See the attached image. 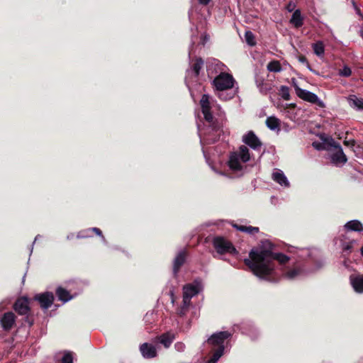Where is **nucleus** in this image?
Returning <instances> with one entry per match:
<instances>
[{
    "instance_id": "31",
    "label": "nucleus",
    "mask_w": 363,
    "mask_h": 363,
    "mask_svg": "<svg viewBox=\"0 0 363 363\" xmlns=\"http://www.w3.org/2000/svg\"><path fill=\"white\" fill-rule=\"evenodd\" d=\"M313 49L314 51V53L320 56L324 54L325 52V46L322 41H318L313 44Z\"/></svg>"
},
{
    "instance_id": "40",
    "label": "nucleus",
    "mask_w": 363,
    "mask_h": 363,
    "mask_svg": "<svg viewBox=\"0 0 363 363\" xmlns=\"http://www.w3.org/2000/svg\"><path fill=\"white\" fill-rule=\"evenodd\" d=\"M89 230L94 232L96 235L101 236L104 240L105 239L104 236L102 234V231L98 228H89Z\"/></svg>"
},
{
    "instance_id": "8",
    "label": "nucleus",
    "mask_w": 363,
    "mask_h": 363,
    "mask_svg": "<svg viewBox=\"0 0 363 363\" xmlns=\"http://www.w3.org/2000/svg\"><path fill=\"white\" fill-rule=\"evenodd\" d=\"M242 141L255 150H259L262 145V142L252 130L248 131L243 135Z\"/></svg>"
},
{
    "instance_id": "48",
    "label": "nucleus",
    "mask_w": 363,
    "mask_h": 363,
    "mask_svg": "<svg viewBox=\"0 0 363 363\" xmlns=\"http://www.w3.org/2000/svg\"><path fill=\"white\" fill-rule=\"evenodd\" d=\"M291 81H292V85H293L294 89L296 90V87H299L297 84L296 80V79L293 78Z\"/></svg>"
},
{
    "instance_id": "3",
    "label": "nucleus",
    "mask_w": 363,
    "mask_h": 363,
    "mask_svg": "<svg viewBox=\"0 0 363 363\" xmlns=\"http://www.w3.org/2000/svg\"><path fill=\"white\" fill-rule=\"evenodd\" d=\"M213 245L216 252L220 255H224L225 253L234 255L238 253L232 242L223 237H215L213 240Z\"/></svg>"
},
{
    "instance_id": "32",
    "label": "nucleus",
    "mask_w": 363,
    "mask_h": 363,
    "mask_svg": "<svg viewBox=\"0 0 363 363\" xmlns=\"http://www.w3.org/2000/svg\"><path fill=\"white\" fill-rule=\"evenodd\" d=\"M223 354V348L217 349L212 357L206 362V363H216L220 357Z\"/></svg>"
},
{
    "instance_id": "46",
    "label": "nucleus",
    "mask_w": 363,
    "mask_h": 363,
    "mask_svg": "<svg viewBox=\"0 0 363 363\" xmlns=\"http://www.w3.org/2000/svg\"><path fill=\"white\" fill-rule=\"evenodd\" d=\"M212 0H198L199 4L202 6H207Z\"/></svg>"
},
{
    "instance_id": "16",
    "label": "nucleus",
    "mask_w": 363,
    "mask_h": 363,
    "mask_svg": "<svg viewBox=\"0 0 363 363\" xmlns=\"http://www.w3.org/2000/svg\"><path fill=\"white\" fill-rule=\"evenodd\" d=\"M199 292V288L196 285L194 284H186L183 287V296H186L190 299H191L192 297L197 295Z\"/></svg>"
},
{
    "instance_id": "44",
    "label": "nucleus",
    "mask_w": 363,
    "mask_h": 363,
    "mask_svg": "<svg viewBox=\"0 0 363 363\" xmlns=\"http://www.w3.org/2000/svg\"><path fill=\"white\" fill-rule=\"evenodd\" d=\"M296 5L292 2L290 1L286 6V9L288 11L291 12L294 11Z\"/></svg>"
},
{
    "instance_id": "47",
    "label": "nucleus",
    "mask_w": 363,
    "mask_h": 363,
    "mask_svg": "<svg viewBox=\"0 0 363 363\" xmlns=\"http://www.w3.org/2000/svg\"><path fill=\"white\" fill-rule=\"evenodd\" d=\"M352 247V244H347V245H345L344 247L343 250H344V251H350Z\"/></svg>"
},
{
    "instance_id": "33",
    "label": "nucleus",
    "mask_w": 363,
    "mask_h": 363,
    "mask_svg": "<svg viewBox=\"0 0 363 363\" xmlns=\"http://www.w3.org/2000/svg\"><path fill=\"white\" fill-rule=\"evenodd\" d=\"M245 38L247 45L250 46H255L256 45L255 38L253 33L247 30L245 33Z\"/></svg>"
},
{
    "instance_id": "23",
    "label": "nucleus",
    "mask_w": 363,
    "mask_h": 363,
    "mask_svg": "<svg viewBox=\"0 0 363 363\" xmlns=\"http://www.w3.org/2000/svg\"><path fill=\"white\" fill-rule=\"evenodd\" d=\"M233 227L239 231L245 232L250 235H254L255 233H259V228L253 227L251 225L246 226V225H239V224H233Z\"/></svg>"
},
{
    "instance_id": "18",
    "label": "nucleus",
    "mask_w": 363,
    "mask_h": 363,
    "mask_svg": "<svg viewBox=\"0 0 363 363\" xmlns=\"http://www.w3.org/2000/svg\"><path fill=\"white\" fill-rule=\"evenodd\" d=\"M290 23L296 28H299L303 25V17L300 9L295 10L290 19Z\"/></svg>"
},
{
    "instance_id": "41",
    "label": "nucleus",
    "mask_w": 363,
    "mask_h": 363,
    "mask_svg": "<svg viewBox=\"0 0 363 363\" xmlns=\"http://www.w3.org/2000/svg\"><path fill=\"white\" fill-rule=\"evenodd\" d=\"M89 232H90V230H89V229H87L86 230L81 231L78 234L77 238H88V237H91V235L89 234Z\"/></svg>"
},
{
    "instance_id": "34",
    "label": "nucleus",
    "mask_w": 363,
    "mask_h": 363,
    "mask_svg": "<svg viewBox=\"0 0 363 363\" xmlns=\"http://www.w3.org/2000/svg\"><path fill=\"white\" fill-rule=\"evenodd\" d=\"M280 94L281 97L286 101L291 99L289 88L286 86L283 85L280 87Z\"/></svg>"
},
{
    "instance_id": "22",
    "label": "nucleus",
    "mask_w": 363,
    "mask_h": 363,
    "mask_svg": "<svg viewBox=\"0 0 363 363\" xmlns=\"http://www.w3.org/2000/svg\"><path fill=\"white\" fill-rule=\"evenodd\" d=\"M239 156L237 153L234 152L230 156L228 161L229 167L234 171H239L242 169V165L239 160Z\"/></svg>"
},
{
    "instance_id": "6",
    "label": "nucleus",
    "mask_w": 363,
    "mask_h": 363,
    "mask_svg": "<svg viewBox=\"0 0 363 363\" xmlns=\"http://www.w3.org/2000/svg\"><path fill=\"white\" fill-rule=\"evenodd\" d=\"M232 334L228 331L216 333L211 335V337L208 339L207 342L211 345L218 347V349L223 347L224 350L225 341L230 338Z\"/></svg>"
},
{
    "instance_id": "2",
    "label": "nucleus",
    "mask_w": 363,
    "mask_h": 363,
    "mask_svg": "<svg viewBox=\"0 0 363 363\" xmlns=\"http://www.w3.org/2000/svg\"><path fill=\"white\" fill-rule=\"evenodd\" d=\"M31 299L26 296L18 297L13 305V308L19 315L24 316L22 319L23 324H28L32 327L34 324V313L32 311L30 304Z\"/></svg>"
},
{
    "instance_id": "36",
    "label": "nucleus",
    "mask_w": 363,
    "mask_h": 363,
    "mask_svg": "<svg viewBox=\"0 0 363 363\" xmlns=\"http://www.w3.org/2000/svg\"><path fill=\"white\" fill-rule=\"evenodd\" d=\"M189 310V308L188 306L182 304V306L177 308V314L180 317H183L188 313Z\"/></svg>"
},
{
    "instance_id": "14",
    "label": "nucleus",
    "mask_w": 363,
    "mask_h": 363,
    "mask_svg": "<svg viewBox=\"0 0 363 363\" xmlns=\"http://www.w3.org/2000/svg\"><path fill=\"white\" fill-rule=\"evenodd\" d=\"M350 282L356 292L363 293V274L350 276Z\"/></svg>"
},
{
    "instance_id": "19",
    "label": "nucleus",
    "mask_w": 363,
    "mask_h": 363,
    "mask_svg": "<svg viewBox=\"0 0 363 363\" xmlns=\"http://www.w3.org/2000/svg\"><path fill=\"white\" fill-rule=\"evenodd\" d=\"M304 272V269L300 265L295 266L294 267L289 269L287 270L284 276L289 279H294L297 277L303 274Z\"/></svg>"
},
{
    "instance_id": "17",
    "label": "nucleus",
    "mask_w": 363,
    "mask_h": 363,
    "mask_svg": "<svg viewBox=\"0 0 363 363\" xmlns=\"http://www.w3.org/2000/svg\"><path fill=\"white\" fill-rule=\"evenodd\" d=\"M175 338V335L171 332L164 333L158 337L160 342L162 344L165 348L169 347Z\"/></svg>"
},
{
    "instance_id": "21",
    "label": "nucleus",
    "mask_w": 363,
    "mask_h": 363,
    "mask_svg": "<svg viewBox=\"0 0 363 363\" xmlns=\"http://www.w3.org/2000/svg\"><path fill=\"white\" fill-rule=\"evenodd\" d=\"M347 101L351 107L363 111L362 98H358L356 95L352 94L348 96Z\"/></svg>"
},
{
    "instance_id": "10",
    "label": "nucleus",
    "mask_w": 363,
    "mask_h": 363,
    "mask_svg": "<svg viewBox=\"0 0 363 363\" xmlns=\"http://www.w3.org/2000/svg\"><path fill=\"white\" fill-rule=\"evenodd\" d=\"M296 95L301 99L312 103V104H318L320 105L322 104L318 97V96L312 93L308 90L303 89L300 87H296Z\"/></svg>"
},
{
    "instance_id": "12",
    "label": "nucleus",
    "mask_w": 363,
    "mask_h": 363,
    "mask_svg": "<svg viewBox=\"0 0 363 363\" xmlns=\"http://www.w3.org/2000/svg\"><path fill=\"white\" fill-rule=\"evenodd\" d=\"M140 351L144 358L151 359L157 356L155 347L150 343L145 342L140 346Z\"/></svg>"
},
{
    "instance_id": "24",
    "label": "nucleus",
    "mask_w": 363,
    "mask_h": 363,
    "mask_svg": "<svg viewBox=\"0 0 363 363\" xmlns=\"http://www.w3.org/2000/svg\"><path fill=\"white\" fill-rule=\"evenodd\" d=\"M345 228L347 230L352 231L361 232L363 230V225L362 223L357 220H353L347 222L345 225Z\"/></svg>"
},
{
    "instance_id": "27",
    "label": "nucleus",
    "mask_w": 363,
    "mask_h": 363,
    "mask_svg": "<svg viewBox=\"0 0 363 363\" xmlns=\"http://www.w3.org/2000/svg\"><path fill=\"white\" fill-rule=\"evenodd\" d=\"M201 111L211 110L210 96L208 94H203L200 101Z\"/></svg>"
},
{
    "instance_id": "38",
    "label": "nucleus",
    "mask_w": 363,
    "mask_h": 363,
    "mask_svg": "<svg viewBox=\"0 0 363 363\" xmlns=\"http://www.w3.org/2000/svg\"><path fill=\"white\" fill-rule=\"evenodd\" d=\"M313 146L318 150H325L326 149L327 147L325 146H327L328 147H329L328 145L325 142V139L324 140V143H313Z\"/></svg>"
},
{
    "instance_id": "1",
    "label": "nucleus",
    "mask_w": 363,
    "mask_h": 363,
    "mask_svg": "<svg viewBox=\"0 0 363 363\" xmlns=\"http://www.w3.org/2000/svg\"><path fill=\"white\" fill-rule=\"evenodd\" d=\"M290 257L283 253L273 252L270 250H254L249 253V258L244 259L245 264L256 277L269 282L276 283L280 279L275 270V261L280 264L287 263Z\"/></svg>"
},
{
    "instance_id": "45",
    "label": "nucleus",
    "mask_w": 363,
    "mask_h": 363,
    "mask_svg": "<svg viewBox=\"0 0 363 363\" xmlns=\"http://www.w3.org/2000/svg\"><path fill=\"white\" fill-rule=\"evenodd\" d=\"M344 145L346 146H354L355 145V141L352 140H345Z\"/></svg>"
},
{
    "instance_id": "49",
    "label": "nucleus",
    "mask_w": 363,
    "mask_h": 363,
    "mask_svg": "<svg viewBox=\"0 0 363 363\" xmlns=\"http://www.w3.org/2000/svg\"><path fill=\"white\" fill-rule=\"evenodd\" d=\"M360 251H361L362 255L363 256V246L361 247Z\"/></svg>"
},
{
    "instance_id": "30",
    "label": "nucleus",
    "mask_w": 363,
    "mask_h": 363,
    "mask_svg": "<svg viewBox=\"0 0 363 363\" xmlns=\"http://www.w3.org/2000/svg\"><path fill=\"white\" fill-rule=\"evenodd\" d=\"M267 126L271 130H275L279 127L280 121L276 117H268L266 120Z\"/></svg>"
},
{
    "instance_id": "43",
    "label": "nucleus",
    "mask_w": 363,
    "mask_h": 363,
    "mask_svg": "<svg viewBox=\"0 0 363 363\" xmlns=\"http://www.w3.org/2000/svg\"><path fill=\"white\" fill-rule=\"evenodd\" d=\"M191 303V299L189 298L188 296L186 297V296H183L182 304L190 308Z\"/></svg>"
},
{
    "instance_id": "25",
    "label": "nucleus",
    "mask_w": 363,
    "mask_h": 363,
    "mask_svg": "<svg viewBox=\"0 0 363 363\" xmlns=\"http://www.w3.org/2000/svg\"><path fill=\"white\" fill-rule=\"evenodd\" d=\"M272 178L276 182L281 185H284L286 186H289V182L287 180V178L281 171L274 172L272 174Z\"/></svg>"
},
{
    "instance_id": "9",
    "label": "nucleus",
    "mask_w": 363,
    "mask_h": 363,
    "mask_svg": "<svg viewBox=\"0 0 363 363\" xmlns=\"http://www.w3.org/2000/svg\"><path fill=\"white\" fill-rule=\"evenodd\" d=\"M16 316L11 312H6L0 320V325L4 331H10L16 323Z\"/></svg>"
},
{
    "instance_id": "13",
    "label": "nucleus",
    "mask_w": 363,
    "mask_h": 363,
    "mask_svg": "<svg viewBox=\"0 0 363 363\" xmlns=\"http://www.w3.org/2000/svg\"><path fill=\"white\" fill-rule=\"evenodd\" d=\"M201 112L203 114L205 121L208 123L213 131H218L221 128L220 123L213 117L211 110Z\"/></svg>"
},
{
    "instance_id": "4",
    "label": "nucleus",
    "mask_w": 363,
    "mask_h": 363,
    "mask_svg": "<svg viewBox=\"0 0 363 363\" xmlns=\"http://www.w3.org/2000/svg\"><path fill=\"white\" fill-rule=\"evenodd\" d=\"M325 142L329 147H333L336 150V152L331 155L332 162L335 164H345L347 161V159L343 152L341 145L332 138H325Z\"/></svg>"
},
{
    "instance_id": "29",
    "label": "nucleus",
    "mask_w": 363,
    "mask_h": 363,
    "mask_svg": "<svg viewBox=\"0 0 363 363\" xmlns=\"http://www.w3.org/2000/svg\"><path fill=\"white\" fill-rule=\"evenodd\" d=\"M267 67L269 72H280L282 69L280 62L275 60L269 62Z\"/></svg>"
},
{
    "instance_id": "11",
    "label": "nucleus",
    "mask_w": 363,
    "mask_h": 363,
    "mask_svg": "<svg viewBox=\"0 0 363 363\" xmlns=\"http://www.w3.org/2000/svg\"><path fill=\"white\" fill-rule=\"evenodd\" d=\"M187 257V252L185 250L180 251L174 260L173 273L174 277L177 275L181 267L185 263Z\"/></svg>"
},
{
    "instance_id": "20",
    "label": "nucleus",
    "mask_w": 363,
    "mask_h": 363,
    "mask_svg": "<svg viewBox=\"0 0 363 363\" xmlns=\"http://www.w3.org/2000/svg\"><path fill=\"white\" fill-rule=\"evenodd\" d=\"M55 294L58 299L62 302H67L72 298L69 291L62 286H58L56 289Z\"/></svg>"
},
{
    "instance_id": "26",
    "label": "nucleus",
    "mask_w": 363,
    "mask_h": 363,
    "mask_svg": "<svg viewBox=\"0 0 363 363\" xmlns=\"http://www.w3.org/2000/svg\"><path fill=\"white\" fill-rule=\"evenodd\" d=\"M203 64H204V62L201 57L196 58L194 60V62H193L191 69L192 72H194L195 77H199V75L200 74V71H201Z\"/></svg>"
},
{
    "instance_id": "5",
    "label": "nucleus",
    "mask_w": 363,
    "mask_h": 363,
    "mask_svg": "<svg viewBox=\"0 0 363 363\" xmlns=\"http://www.w3.org/2000/svg\"><path fill=\"white\" fill-rule=\"evenodd\" d=\"M234 84L233 77L227 73H220L213 79V85L219 91L231 89Z\"/></svg>"
},
{
    "instance_id": "35",
    "label": "nucleus",
    "mask_w": 363,
    "mask_h": 363,
    "mask_svg": "<svg viewBox=\"0 0 363 363\" xmlns=\"http://www.w3.org/2000/svg\"><path fill=\"white\" fill-rule=\"evenodd\" d=\"M338 74L340 77H349L352 75V69L347 65H345L342 69H339Z\"/></svg>"
},
{
    "instance_id": "15",
    "label": "nucleus",
    "mask_w": 363,
    "mask_h": 363,
    "mask_svg": "<svg viewBox=\"0 0 363 363\" xmlns=\"http://www.w3.org/2000/svg\"><path fill=\"white\" fill-rule=\"evenodd\" d=\"M256 84L262 94H267L272 89V83L264 80L263 78H257L256 79Z\"/></svg>"
},
{
    "instance_id": "28",
    "label": "nucleus",
    "mask_w": 363,
    "mask_h": 363,
    "mask_svg": "<svg viewBox=\"0 0 363 363\" xmlns=\"http://www.w3.org/2000/svg\"><path fill=\"white\" fill-rule=\"evenodd\" d=\"M238 156L243 162H248L250 159L248 148L245 145H241L239 148Z\"/></svg>"
},
{
    "instance_id": "7",
    "label": "nucleus",
    "mask_w": 363,
    "mask_h": 363,
    "mask_svg": "<svg viewBox=\"0 0 363 363\" xmlns=\"http://www.w3.org/2000/svg\"><path fill=\"white\" fill-rule=\"evenodd\" d=\"M54 299L53 294L49 291L35 294L33 298V301L39 303L42 309H48L53 303Z\"/></svg>"
},
{
    "instance_id": "37",
    "label": "nucleus",
    "mask_w": 363,
    "mask_h": 363,
    "mask_svg": "<svg viewBox=\"0 0 363 363\" xmlns=\"http://www.w3.org/2000/svg\"><path fill=\"white\" fill-rule=\"evenodd\" d=\"M62 363H73V357L70 352H67L63 355Z\"/></svg>"
},
{
    "instance_id": "39",
    "label": "nucleus",
    "mask_w": 363,
    "mask_h": 363,
    "mask_svg": "<svg viewBox=\"0 0 363 363\" xmlns=\"http://www.w3.org/2000/svg\"><path fill=\"white\" fill-rule=\"evenodd\" d=\"M174 347L178 352H183L185 349V345L183 342H177L175 343Z\"/></svg>"
},
{
    "instance_id": "42",
    "label": "nucleus",
    "mask_w": 363,
    "mask_h": 363,
    "mask_svg": "<svg viewBox=\"0 0 363 363\" xmlns=\"http://www.w3.org/2000/svg\"><path fill=\"white\" fill-rule=\"evenodd\" d=\"M298 60L301 63H306L308 67H310L309 62H308L307 58L304 55H299Z\"/></svg>"
}]
</instances>
